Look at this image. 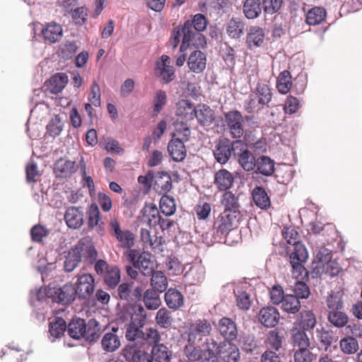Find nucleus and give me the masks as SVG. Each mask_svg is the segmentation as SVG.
Segmentation results:
<instances>
[{
    "instance_id": "1",
    "label": "nucleus",
    "mask_w": 362,
    "mask_h": 362,
    "mask_svg": "<svg viewBox=\"0 0 362 362\" xmlns=\"http://www.w3.org/2000/svg\"><path fill=\"white\" fill-rule=\"evenodd\" d=\"M206 26V18L201 13L194 15L192 21H186L183 25L184 38L180 47V52H185L191 45L203 47L206 42L201 32L204 31Z\"/></svg>"
},
{
    "instance_id": "2",
    "label": "nucleus",
    "mask_w": 362,
    "mask_h": 362,
    "mask_svg": "<svg viewBox=\"0 0 362 362\" xmlns=\"http://www.w3.org/2000/svg\"><path fill=\"white\" fill-rule=\"evenodd\" d=\"M125 337L129 342L146 349L160 344L161 340L160 332L153 327L142 329L130 327L129 330L125 332Z\"/></svg>"
},
{
    "instance_id": "3",
    "label": "nucleus",
    "mask_w": 362,
    "mask_h": 362,
    "mask_svg": "<svg viewBox=\"0 0 362 362\" xmlns=\"http://www.w3.org/2000/svg\"><path fill=\"white\" fill-rule=\"evenodd\" d=\"M240 205H224V210L215 221L214 228L221 236L226 235L242 218Z\"/></svg>"
},
{
    "instance_id": "4",
    "label": "nucleus",
    "mask_w": 362,
    "mask_h": 362,
    "mask_svg": "<svg viewBox=\"0 0 362 362\" xmlns=\"http://www.w3.org/2000/svg\"><path fill=\"white\" fill-rule=\"evenodd\" d=\"M124 255L144 276H149L154 272V263L151 253L140 250H127Z\"/></svg>"
},
{
    "instance_id": "5",
    "label": "nucleus",
    "mask_w": 362,
    "mask_h": 362,
    "mask_svg": "<svg viewBox=\"0 0 362 362\" xmlns=\"http://www.w3.org/2000/svg\"><path fill=\"white\" fill-rule=\"evenodd\" d=\"M235 156L241 168L247 172L252 171L256 167V159L247 149V144L242 140L235 141Z\"/></svg>"
},
{
    "instance_id": "6",
    "label": "nucleus",
    "mask_w": 362,
    "mask_h": 362,
    "mask_svg": "<svg viewBox=\"0 0 362 362\" xmlns=\"http://www.w3.org/2000/svg\"><path fill=\"white\" fill-rule=\"evenodd\" d=\"M308 257L307 250L303 244H298L296 247V252H292L290 255V264L292 267L293 275L296 278L308 275V271L303 265Z\"/></svg>"
},
{
    "instance_id": "7",
    "label": "nucleus",
    "mask_w": 362,
    "mask_h": 362,
    "mask_svg": "<svg viewBox=\"0 0 362 362\" xmlns=\"http://www.w3.org/2000/svg\"><path fill=\"white\" fill-rule=\"evenodd\" d=\"M154 188L160 194H163L160 197L159 204L174 203L175 199L173 196L166 194L172 188V180L170 175L165 172L158 173L154 176Z\"/></svg>"
},
{
    "instance_id": "8",
    "label": "nucleus",
    "mask_w": 362,
    "mask_h": 362,
    "mask_svg": "<svg viewBox=\"0 0 362 362\" xmlns=\"http://www.w3.org/2000/svg\"><path fill=\"white\" fill-rule=\"evenodd\" d=\"M225 120L231 136L240 140V139L244 134V121L241 113L238 110L229 111L225 115Z\"/></svg>"
},
{
    "instance_id": "9",
    "label": "nucleus",
    "mask_w": 362,
    "mask_h": 362,
    "mask_svg": "<svg viewBox=\"0 0 362 362\" xmlns=\"http://www.w3.org/2000/svg\"><path fill=\"white\" fill-rule=\"evenodd\" d=\"M148 350L128 341L122 354L127 362H153Z\"/></svg>"
},
{
    "instance_id": "10",
    "label": "nucleus",
    "mask_w": 362,
    "mask_h": 362,
    "mask_svg": "<svg viewBox=\"0 0 362 362\" xmlns=\"http://www.w3.org/2000/svg\"><path fill=\"white\" fill-rule=\"evenodd\" d=\"M235 141H230L228 139L219 140L214 150L215 160L220 164H226L230 159L232 153L235 156Z\"/></svg>"
},
{
    "instance_id": "11",
    "label": "nucleus",
    "mask_w": 362,
    "mask_h": 362,
    "mask_svg": "<svg viewBox=\"0 0 362 362\" xmlns=\"http://www.w3.org/2000/svg\"><path fill=\"white\" fill-rule=\"evenodd\" d=\"M71 250L76 253L77 256H79L81 261L82 259H84L87 260L89 264H93L97 259V250L88 238L81 239Z\"/></svg>"
},
{
    "instance_id": "12",
    "label": "nucleus",
    "mask_w": 362,
    "mask_h": 362,
    "mask_svg": "<svg viewBox=\"0 0 362 362\" xmlns=\"http://www.w3.org/2000/svg\"><path fill=\"white\" fill-rule=\"evenodd\" d=\"M212 327L211 323L206 320H198L192 325L188 334V342L197 344L200 342L204 337H208Z\"/></svg>"
},
{
    "instance_id": "13",
    "label": "nucleus",
    "mask_w": 362,
    "mask_h": 362,
    "mask_svg": "<svg viewBox=\"0 0 362 362\" xmlns=\"http://www.w3.org/2000/svg\"><path fill=\"white\" fill-rule=\"evenodd\" d=\"M76 291L79 298L87 299L93 293L95 288L94 278L89 274L79 276L76 281Z\"/></svg>"
},
{
    "instance_id": "14",
    "label": "nucleus",
    "mask_w": 362,
    "mask_h": 362,
    "mask_svg": "<svg viewBox=\"0 0 362 362\" xmlns=\"http://www.w3.org/2000/svg\"><path fill=\"white\" fill-rule=\"evenodd\" d=\"M142 291L139 286L132 288V284L122 283L117 288V296L128 303H134L141 298Z\"/></svg>"
},
{
    "instance_id": "15",
    "label": "nucleus",
    "mask_w": 362,
    "mask_h": 362,
    "mask_svg": "<svg viewBox=\"0 0 362 362\" xmlns=\"http://www.w3.org/2000/svg\"><path fill=\"white\" fill-rule=\"evenodd\" d=\"M156 74L161 77L166 83L174 79L175 69L171 65L170 58L168 56H161L160 62L156 64Z\"/></svg>"
},
{
    "instance_id": "16",
    "label": "nucleus",
    "mask_w": 362,
    "mask_h": 362,
    "mask_svg": "<svg viewBox=\"0 0 362 362\" xmlns=\"http://www.w3.org/2000/svg\"><path fill=\"white\" fill-rule=\"evenodd\" d=\"M53 301L67 305L71 303L76 295V288L71 284H66L61 288H54Z\"/></svg>"
},
{
    "instance_id": "17",
    "label": "nucleus",
    "mask_w": 362,
    "mask_h": 362,
    "mask_svg": "<svg viewBox=\"0 0 362 362\" xmlns=\"http://www.w3.org/2000/svg\"><path fill=\"white\" fill-rule=\"evenodd\" d=\"M279 318L278 310L273 306L262 308L259 312V320L266 327H274Z\"/></svg>"
},
{
    "instance_id": "18",
    "label": "nucleus",
    "mask_w": 362,
    "mask_h": 362,
    "mask_svg": "<svg viewBox=\"0 0 362 362\" xmlns=\"http://www.w3.org/2000/svg\"><path fill=\"white\" fill-rule=\"evenodd\" d=\"M118 330L117 327H112L110 330L105 332L101 340V346L103 350L107 352H113L120 346V340L117 334Z\"/></svg>"
},
{
    "instance_id": "19",
    "label": "nucleus",
    "mask_w": 362,
    "mask_h": 362,
    "mask_svg": "<svg viewBox=\"0 0 362 362\" xmlns=\"http://www.w3.org/2000/svg\"><path fill=\"white\" fill-rule=\"evenodd\" d=\"M219 356L223 362H238L240 360L238 347L229 341L221 342Z\"/></svg>"
},
{
    "instance_id": "20",
    "label": "nucleus",
    "mask_w": 362,
    "mask_h": 362,
    "mask_svg": "<svg viewBox=\"0 0 362 362\" xmlns=\"http://www.w3.org/2000/svg\"><path fill=\"white\" fill-rule=\"evenodd\" d=\"M187 66L195 74L202 73L206 66V54L200 50L193 51L188 57Z\"/></svg>"
},
{
    "instance_id": "21",
    "label": "nucleus",
    "mask_w": 362,
    "mask_h": 362,
    "mask_svg": "<svg viewBox=\"0 0 362 362\" xmlns=\"http://www.w3.org/2000/svg\"><path fill=\"white\" fill-rule=\"evenodd\" d=\"M112 235L119 241L121 247L132 250L131 247L134 245V234L129 230L122 231L117 221L112 223Z\"/></svg>"
},
{
    "instance_id": "22",
    "label": "nucleus",
    "mask_w": 362,
    "mask_h": 362,
    "mask_svg": "<svg viewBox=\"0 0 362 362\" xmlns=\"http://www.w3.org/2000/svg\"><path fill=\"white\" fill-rule=\"evenodd\" d=\"M185 141L180 138L172 139L168 146V151L173 160L176 162L182 161L187 154V150L184 145Z\"/></svg>"
},
{
    "instance_id": "23",
    "label": "nucleus",
    "mask_w": 362,
    "mask_h": 362,
    "mask_svg": "<svg viewBox=\"0 0 362 362\" xmlns=\"http://www.w3.org/2000/svg\"><path fill=\"white\" fill-rule=\"evenodd\" d=\"M218 328L221 335L226 340V341H233L237 338V326L231 319L221 318L218 322Z\"/></svg>"
},
{
    "instance_id": "24",
    "label": "nucleus",
    "mask_w": 362,
    "mask_h": 362,
    "mask_svg": "<svg viewBox=\"0 0 362 362\" xmlns=\"http://www.w3.org/2000/svg\"><path fill=\"white\" fill-rule=\"evenodd\" d=\"M194 117L202 126H210L215 120L214 112L210 107L202 104L196 106Z\"/></svg>"
},
{
    "instance_id": "25",
    "label": "nucleus",
    "mask_w": 362,
    "mask_h": 362,
    "mask_svg": "<svg viewBox=\"0 0 362 362\" xmlns=\"http://www.w3.org/2000/svg\"><path fill=\"white\" fill-rule=\"evenodd\" d=\"M78 166L75 161L59 159L54 164V171L59 177H66L75 173Z\"/></svg>"
},
{
    "instance_id": "26",
    "label": "nucleus",
    "mask_w": 362,
    "mask_h": 362,
    "mask_svg": "<svg viewBox=\"0 0 362 362\" xmlns=\"http://www.w3.org/2000/svg\"><path fill=\"white\" fill-rule=\"evenodd\" d=\"M290 341L292 346L296 349H307L310 346V341L306 332L298 328L291 330Z\"/></svg>"
},
{
    "instance_id": "27",
    "label": "nucleus",
    "mask_w": 362,
    "mask_h": 362,
    "mask_svg": "<svg viewBox=\"0 0 362 362\" xmlns=\"http://www.w3.org/2000/svg\"><path fill=\"white\" fill-rule=\"evenodd\" d=\"M101 334V327L100 323L95 319H90L86 323V329L83 334L82 339L89 343L96 341Z\"/></svg>"
},
{
    "instance_id": "28",
    "label": "nucleus",
    "mask_w": 362,
    "mask_h": 362,
    "mask_svg": "<svg viewBox=\"0 0 362 362\" xmlns=\"http://www.w3.org/2000/svg\"><path fill=\"white\" fill-rule=\"evenodd\" d=\"M265 33L263 28L259 26H252L249 29L246 42L250 48L261 47L264 42Z\"/></svg>"
},
{
    "instance_id": "29",
    "label": "nucleus",
    "mask_w": 362,
    "mask_h": 362,
    "mask_svg": "<svg viewBox=\"0 0 362 362\" xmlns=\"http://www.w3.org/2000/svg\"><path fill=\"white\" fill-rule=\"evenodd\" d=\"M165 301L168 307L173 310H177L184 304V297L181 292L174 288H170L165 293Z\"/></svg>"
},
{
    "instance_id": "30",
    "label": "nucleus",
    "mask_w": 362,
    "mask_h": 362,
    "mask_svg": "<svg viewBox=\"0 0 362 362\" xmlns=\"http://www.w3.org/2000/svg\"><path fill=\"white\" fill-rule=\"evenodd\" d=\"M147 315L145 309L142 305H139L134 307V313L132 314L130 322L126 325V332L130 327L138 329L143 328L146 321Z\"/></svg>"
},
{
    "instance_id": "31",
    "label": "nucleus",
    "mask_w": 362,
    "mask_h": 362,
    "mask_svg": "<svg viewBox=\"0 0 362 362\" xmlns=\"http://www.w3.org/2000/svg\"><path fill=\"white\" fill-rule=\"evenodd\" d=\"M274 172V162L269 156H261L256 159L255 173L270 176Z\"/></svg>"
},
{
    "instance_id": "32",
    "label": "nucleus",
    "mask_w": 362,
    "mask_h": 362,
    "mask_svg": "<svg viewBox=\"0 0 362 362\" xmlns=\"http://www.w3.org/2000/svg\"><path fill=\"white\" fill-rule=\"evenodd\" d=\"M44 39L51 43L59 40L62 36V28L60 25L51 23L42 29Z\"/></svg>"
},
{
    "instance_id": "33",
    "label": "nucleus",
    "mask_w": 362,
    "mask_h": 362,
    "mask_svg": "<svg viewBox=\"0 0 362 362\" xmlns=\"http://www.w3.org/2000/svg\"><path fill=\"white\" fill-rule=\"evenodd\" d=\"M233 182L234 176L226 169L219 170L215 174L214 183L220 189H229L232 187Z\"/></svg>"
},
{
    "instance_id": "34",
    "label": "nucleus",
    "mask_w": 362,
    "mask_h": 362,
    "mask_svg": "<svg viewBox=\"0 0 362 362\" xmlns=\"http://www.w3.org/2000/svg\"><path fill=\"white\" fill-rule=\"evenodd\" d=\"M67 226L71 228H78L83 223V214L76 206L69 207L64 215Z\"/></svg>"
},
{
    "instance_id": "35",
    "label": "nucleus",
    "mask_w": 362,
    "mask_h": 362,
    "mask_svg": "<svg viewBox=\"0 0 362 362\" xmlns=\"http://www.w3.org/2000/svg\"><path fill=\"white\" fill-rule=\"evenodd\" d=\"M196 107L187 100H181L177 103L176 115L185 120H192L194 118Z\"/></svg>"
},
{
    "instance_id": "36",
    "label": "nucleus",
    "mask_w": 362,
    "mask_h": 362,
    "mask_svg": "<svg viewBox=\"0 0 362 362\" xmlns=\"http://www.w3.org/2000/svg\"><path fill=\"white\" fill-rule=\"evenodd\" d=\"M150 354L153 362H170L172 356V352L163 344L153 346Z\"/></svg>"
},
{
    "instance_id": "37",
    "label": "nucleus",
    "mask_w": 362,
    "mask_h": 362,
    "mask_svg": "<svg viewBox=\"0 0 362 362\" xmlns=\"http://www.w3.org/2000/svg\"><path fill=\"white\" fill-rule=\"evenodd\" d=\"M104 284L109 288H115L120 282L121 275L119 268L113 265L102 276Z\"/></svg>"
},
{
    "instance_id": "38",
    "label": "nucleus",
    "mask_w": 362,
    "mask_h": 362,
    "mask_svg": "<svg viewBox=\"0 0 362 362\" xmlns=\"http://www.w3.org/2000/svg\"><path fill=\"white\" fill-rule=\"evenodd\" d=\"M69 335L74 339H82L86 329V322L81 318H74L67 326Z\"/></svg>"
},
{
    "instance_id": "39",
    "label": "nucleus",
    "mask_w": 362,
    "mask_h": 362,
    "mask_svg": "<svg viewBox=\"0 0 362 362\" xmlns=\"http://www.w3.org/2000/svg\"><path fill=\"white\" fill-rule=\"evenodd\" d=\"M326 16L327 11L323 7L315 6L308 11L305 21L310 25H317L322 23Z\"/></svg>"
},
{
    "instance_id": "40",
    "label": "nucleus",
    "mask_w": 362,
    "mask_h": 362,
    "mask_svg": "<svg viewBox=\"0 0 362 362\" xmlns=\"http://www.w3.org/2000/svg\"><path fill=\"white\" fill-rule=\"evenodd\" d=\"M245 16L248 19H255L262 13V6L259 0H245L243 8Z\"/></svg>"
},
{
    "instance_id": "41",
    "label": "nucleus",
    "mask_w": 362,
    "mask_h": 362,
    "mask_svg": "<svg viewBox=\"0 0 362 362\" xmlns=\"http://www.w3.org/2000/svg\"><path fill=\"white\" fill-rule=\"evenodd\" d=\"M141 240L144 244L151 247L155 252L162 251L161 239H158L156 236H152L148 228H141L140 231Z\"/></svg>"
},
{
    "instance_id": "42",
    "label": "nucleus",
    "mask_w": 362,
    "mask_h": 362,
    "mask_svg": "<svg viewBox=\"0 0 362 362\" xmlns=\"http://www.w3.org/2000/svg\"><path fill=\"white\" fill-rule=\"evenodd\" d=\"M68 82V77L64 73L55 74L49 80L48 88L52 93H60Z\"/></svg>"
},
{
    "instance_id": "43",
    "label": "nucleus",
    "mask_w": 362,
    "mask_h": 362,
    "mask_svg": "<svg viewBox=\"0 0 362 362\" xmlns=\"http://www.w3.org/2000/svg\"><path fill=\"white\" fill-rule=\"evenodd\" d=\"M151 286L153 290L158 292H164L168 286L167 277L161 271H156L151 275Z\"/></svg>"
},
{
    "instance_id": "44",
    "label": "nucleus",
    "mask_w": 362,
    "mask_h": 362,
    "mask_svg": "<svg viewBox=\"0 0 362 362\" xmlns=\"http://www.w3.org/2000/svg\"><path fill=\"white\" fill-rule=\"evenodd\" d=\"M339 348L344 354L352 355L358 353L359 344L355 337L346 336L340 339Z\"/></svg>"
},
{
    "instance_id": "45",
    "label": "nucleus",
    "mask_w": 362,
    "mask_h": 362,
    "mask_svg": "<svg viewBox=\"0 0 362 362\" xmlns=\"http://www.w3.org/2000/svg\"><path fill=\"white\" fill-rule=\"evenodd\" d=\"M158 293L151 288L146 290L144 292L143 301L147 309L155 310L161 305V300Z\"/></svg>"
},
{
    "instance_id": "46",
    "label": "nucleus",
    "mask_w": 362,
    "mask_h": 362,
    "mask_svg": "<svg viewBox=\"0 0 362 362\" xmlns=\"http://www.w3.org/2000/svg\"><path fill=\"white\" fill-rule=\"evenodd\" d=\"M66 328V323L62 317H56L49 324V332L54 339L61 337Z\"/></svg>"
},
{
    "instance_id": "47",
    "label": "nucleus",
    "mask_w": 362,
    "mask_h": 362,
    "mask_svg": "<svg viewBox=\"0 0 362 362\" xmlns=\"http://www.w3.org/2000/svg\"><path fill=\"white\" fill-rule=\"evenodd\" d=\"M317 324L315 314L310 310H305L300 313L299 319V329L304 332L313 329Z\"/></svg>"
},
{
    "instance_id": "48",
    "label": "nucleus",
    "mask_w": 362,
    "mask_h": 362,
    "mask_svg": "<svg viewBox=\"0 0 362 362\" xmlns=\"http://www.w3.org/2000/svg\"><path fill=\"white\" fill-rule=\"evenodd\" d=\"M327 318L331 325L338 328L344 327L349 321L347 315L341 310L329 311Z\"/></svg>"
},
{
    "instance_id": "49",
    "label": "nucleus",
    "mask_w": 362,
    "mask_h": 362,
    "mask_svg": "<svg viewBox=\"0 0 362 362\" xmlns=\"http://www.w3.org/2000/svg\"><path fill=\"white\" fill-rule=\"evenodd\" d=\"M281 309L288 313L295 314L300 308V303L298 297L287 294L281 303Z\"/></svg>"
},
{
    "instance_id": "50",
    "label": "nucleus",
    "mask_w": 362,
    "mask_h": 362,
    "mask_svg": "<svg viewBox=\"0 0 362 362\" xmlns=\"http://www.w3.org/2000/svg\"><path fill=\"white\" fill-rule=\"evenodd\" d=\"M284 337L282 333L276 330H271L268 333L267 338V345L269 349L275 351H279L282 348Z\"/></svg>"
},
{
    "instance_id": "51",
    "label": "nucleus",
    "mask_w": 362,
    "mask_h": 362,
    "mask_svg": "<svg viewBox=\"0 0 362 362\" xmlns=\"http://www.w3.org/2000/svg\"><path fill=\"white\" fill-rule=\"evenodd\" d=\"M316 334L319 341L321 344L325 346V351H327L328 348L338 339V337L332 331L327 330L324 328H321L320 329H317Z\"/></svg>"
},
{
    "instance_id": "52",
    "label": "nucleus",
    "mask_w": 362,
    "mask_h": 362,
    "mask_svg": "<svg viewBox=\"0 0 362 362\" xmlns=\"http://www.w3.org/2000/svg\"><path fill=\"white\" fill-rule=\"evenodd\" d=\"M254 92L258 96L259 103H262L263 106H268L272 98V90L269 86L264 83H258Z\"/></svg>"
},
{
    "instance_id": "53",
    "label": "nucleus",
    "mask_w": 362,
    "mask_h": 362,
    "mask_svg": "<svg viewBox=\"0 0 362 362\" xmlns=\"http://www.w3.org/2000/svg\"><path fill=\"white\" fill-rule=\"evenodd\" d=\"M292 86L291 76L288 71H282L276 82V88L282 94H286L289 92Z\"/></svg>"
},
{
    "instance_id": "54",
    "label": "nucleus",
    "mask_w": 362,
    "mask_h": 362,
    "mask_svg": "<svg viewBox=\"0 0 362 362\" xmlns=\"http://www.w3.org/2000/svg\"><path fill=\"white\" fill-rule=\"evenodd\" d=\"M173 319L170 311L163 308L158 310L156 316V322L161 328H169L173 323Z\"/></svg>"
},
{
    "instance_id": "55",
    "label": "nucleus",
    "mask_w": 362,
    "mask_h": 362,
    "mask_svg": "<svg viewBox=\"0 0 362 362\" xmlns=\"http://www.w3.org/2000/svg\"><path fill=\"white\" fill-rule=\"evenodd\" d=\"M259 102L258 96L253 91L244 101V109L248 113L257 112L261 110L264 107L262 103H259Z\"/></svg>"
},
{
    "instance_id": "56",
    "label": "nucleus",
    "mask_w": 362,
    "mask_h": 362,
    "mask_svg": "<svg viewBox=\"0 0 362 362\" xmlns=\"http://www.w3.org/2000/svg\"><path fill=\"white\" fill-rule=\"evenodd\" d=\"M245 24L238 19H231L227 25V33L233 38H239L243 34Z\"/></svg>"
},
{
    "instance_id": "57",
    "label": "nucleus",
    "mask_w": 362,
    "mask_h": 362,
    "mask_svg": "<svg viewBox=\"0 0 362 362\" xmlns=\"http://www.w3.org/2000/svg\"><path fill=\"white\" fill-rule=\"evenodd\" d=\"M342 293L341 291L332 292L327 298V306L329 311L342 310L344 303L342 301Z\"/></svg>"
},
{
    "instance_id": "58",
    "label": "nucleus",
    "mask_w": 362,
    "mask_h": 362,
    "mask_svg": "<svg viewBox=\"0 0 362 362\" xmlns=\"http://www.w3.org/2000/svg\"><path fill=\"white\" fill-rule=\"evenodd\" d=\"M174 125L175 132L173 137L180 138L182 141H187L191 134L189 126L183 122H175Z\"/></svg>"
},
{
    "instance_id": "59",
    "label": "nucleus",
    "mask_w": 362,
    "mask_h": 362,
    "mask_svg": "<svg viewBox=\"0 0 362 362\" xmlns=\"http://www.w3.org/2000/svg\"><path fill=\"white\" fill-rule=\"evenodd\" d=\"M55 293L54 288H40L34 293H31V301L33 302L35 299L39 302L47 301L48 299L52 298L53 300V296Z\"/></svg>"
},
{
    "instance_id": "60",
    "label": "nucleus",
    "mask_w": 362,
    "mask_h": 362,
    "mask_svg": "<svg viewBox=\"0 0 362 362\" xmlns=\"http://www.w3.org/2000/svg\"><path fill=\"white\" fill-rule=\"evenodd\" d=\"M80 262L79 256H77L76 253L71 250L65 255L64 269L66 272H71L78 266Z\"/></svg>"
},
{
    "instance_id": "61",
    "label": "nucleus",
    "mask_w": 362,
    "mask_h": 362,
    "mask_svg": "<svg viewBox=\"0 0 362 362\" xmlns=\"http://www.w3.org/2000/svg\"><path fill=\"white\" fill-rule=\"evenodd\" d=\"M63 127L64 124L60 117L55 115L47 125V131L49 136L56 137L61 134Z\"/></svg>"
},
{
    "instance_id": "62",
    "label": "nucleus",
    "mask_w": 362,
    "mask_h": 362,
    "mask_svg": "<svg viewBox=\"0 0 362 362\" xmlns=\"http://www.w3.org/2000/svg\"><path fill=\"white\" fill-rule=\"evenodd\" d=\"M282 235L284 238L286 240V243L293 246V252H296V247L298 244H303L300 241L298 240V233L293 228H284L282 232Z\"/></svg>"
},
{
    "instance_id": "63",
    "label": "nucleus",
    "mask_w": 362,
    "mask_h": 362,
    "mask_svg": "<svg viewBox=\"0 0 362 362\" xmlns=\"http://www.w3.org/2000/svg\"><path fill=\"white\" fill-rule=\"evenodd\" d=\"M314 354L310 348L294 350L293 362H313Z\"/></svg>"
},
{
    "instance_id": "64",
    "label": "nucleus",
    "mask_w": 362,
    "mask_h": 362,
    "mask_svg": "<svg viewBox=\"0 0 362 362\" xmlns=\"http://www.w3.org/2000/svg\"><path fill=\"white\" fill-rule=\"evenodd\" d=\"M185 277L191 279L193 284L202 282L205 278V270L202 266H194L185 274Z\"/></svg>"
}]
</instances>
